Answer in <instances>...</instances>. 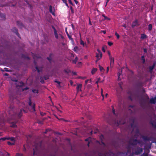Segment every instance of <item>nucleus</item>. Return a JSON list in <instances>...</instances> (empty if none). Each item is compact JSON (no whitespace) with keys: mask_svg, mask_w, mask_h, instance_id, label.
Segmentation results:
<instances>
[{"mask_svg":"<svg viewBox=\"0 0 156 156\" xmlns=\"http://www.w3.org/2000/svg\"><path fill=\"white\" fill-rule=\"evenodd\" d=\"M90 139H91L90 138V137H88V138L85 139V141H88V142H89L90 141Z\"/></svg>","mask_w":156,"mask_h":156,"instance_id":"nucleus-41","label":"nucleus"},{"mask_svg":"<svg viewBox=\"0 0 156 156\" xmlns=\"http://www.w3.org/2000/svg\"><path fill=\"white\" fill-rule=\"evenodd\" d=\"M6 140V137H3L0 139V141L2 140V141H5Z\"/></svg>","mask_w":156,"mask_h":156,"instance_id":"nucleus-46","label":"nucleus"},{"mask_svg":"<svg viewBox=\"0 0 156 156\" xmlns=\"http://www.w3.org/2000/svg\"><path fill=\"white\" fill-rule=\"evenodd\" d=\"M16 23H17L18 26L19 27H20V28H22L24 26L23 25V24L20 21H17Z\"/></svg>","mask_w":156,"mask_h":156,"instance_id":"nucleus-19","label":"nucleus"},{"mask_svg":"<svg viewBox=\"0 0 156 156\" xmlns=\"http://www.w3.org/2000/svg\"><path fill=\"white\" fill-rule=\"evenodd\" d=\"M11 30L18 37L20 38V35L18 32V30L16 27H13L11 29Z\"/></svg>","mask_w":156,"mask_h":156,"instance_id":"nucleus-9","label":"nucleus"},{"mask_svg":"<svg viewBox=\"0 0 156 156\" xmlns=\"http://www.w3.org/2000/svg\"><path fill=\"white\" fill-rule=\"evenodd\" d=\"M23 111L25 113L27 112L24 110L21 109L19 111L18 113H16V115L17 116L18 118L20 119L22 117L23 115L22 112Z\"/></svg>","mask_w":156,"mask_h":156,"instance_id":"nucleus-6","label":"nucleus"},{"mask_svg":"<svg viewBox=\"0 0 156 156\" xmlns=\"http://www.w3.org/2000/svg\"><path fill=\"white\" fill-rule=\"evenodd\" d=\"M24 1L26 2V3L28 4V5H29V2L27 0H24Z\"/></svg>","mask_w":156,"mask_h":156,"instance_id":"nucleus-62","label":"nucleus"},{"mask_svg":"<svg viewBox=\"0 0 156 156\" xmlns=\"http://www.w3.org/2000/svg\"><path fill=\"white\" fill-rule=\"evenodd\" d=\"M22 154L17 153L16 154V156H22Z\"/></svg>","mask_w":156,"mask_h":156,"instance_id":"nucleus-47","label":"nucleus"},{"mask_svg":"<svg viewBox=\"0 0 156 156\" xmlns=\"http://www.w3.org/2000/svg\"><path fill=\"white\" fill-rule=\"evenodd\" d=\"M102 16L104 17V20H110V18L106 16L104 14H103L102 15Z\"/></svg>","mask_w":156,"mask_h":156,"instance_id":"nucleus-27","label":"nucleus"},{"mask_svg":"<svg viewBox=\"0 0 156 156\" xmlns=\"http://www.w3.org/2000/svg\"><path fill=\"white\" fill-rule=\"evenodd\" d=\"M79 78L80 79H83V80H84L86 78V77H85V76H84V77L80 76L79 77Z\"/></svg>","mask_w":156,"mask_h":156,"instance_id":"nucleus-49","label":"nucleus"},{"mask_svg":"<svg viewBox=\"0 0 156 156\" xmlns=\"http://www.w3.org/2000/svg\"><path fill=\"white\" fill-rule=\"evenodd\" d=\"M140 106L142 108H144L145 107L146 102L145 101L140 102Z\"/></svg>","mask_w":156,"mask_h":156,"instance_id":"nucleus-13","label":"nucleus"},{"mask_svg":"<svg viewBox=\"0 0 156 156\" xmlns=\"http://www.w3.org/2000/svg\"><path fill=\"white\" fill-rule=\"evenodd\" d=\"M55 83H57L58 85H60V82L59 81H58L57 80H55Z\"/></svg>","mask_w":156,"mask_h":156,"instance_id":"nucleus-52","label":"nucleus"},{"mask_svg":"<svg viewBox=\"0 0 156 156\" xmlns=\"http://www.w3.org/2000/svg\"><path fill=\"white\" fill-rule=\"evenodd\" d=\"M110 66L112 68L114 65V59L113 57H110Z\"/></svg>","mask_w":156,"mask_h":156,"instance_id":"nucleus-17","label":"nucleus"},{"mask_svg":"<svg viewBox=\"0 0 156 156\" xmlns=\"http://www.w3.org/2000/svg\"><path fill=\"white\" fill-rule=\"evenodd\" d=\"M0 17L2 20H5V16L4 14L0 12Z\"/></svg>","mask_w":156,"mask_h":156,"instance_id":"nucleus-21","label":"nucleus"},{"mask_svg":"<svg viewBox=\"0 0 156 156\" xmlns=\"http://www.w3.org/2000/svg\"><path fill=\"white\" fill-rule=\"evenodd\" d=\"M99 67L100 70V71L101 72H103L104 71V70H105L100 65H99Z\"/></svg>","mask_w":156,"mask_h":156,"instance_id":"nucleus-33","label":"nucleus"},{"mask_svg":"<svg viewBox=\"0 0 156 156\" xmlns=\"http://www.w3.org/2000/svg\"><path fill=\"white\" fill-rule=\"evenodd\" d=\"M70 9L71 11V12L72 14L74 13V10L72 6H70Z\"/></svg>","mask_w":156,"mask_h":156,"instance_id":"nucleus-40","label":"nucleus"},{"mask_svg":"<svg viewBox=\"0 0 156 156\" xmlns=\"http://www.w3.org/2000/svg\"><path fill=\"white\" fill-rule=\"evenodd\" d=\"M143 50H144V52H145V53H147V49L146 48H144L143 49Z\"/></svg>","mask_w":156,"mask_h":156,"instance_id":"nucleus-53","label":"nucleus"},{"mask_svg":"<svg viewBox=\"0 0 156 156\" xmlns=\"http://www.w3.org/2000/svg\"><path fill=\"white\" fill-rule=\"evenodd\" d=\"M28 103L29 105L31 107L32 109L34 112H35V104L34 103H33L32 105L30 98H29V102Z\"/></svg>","mask_w":156,"mask_h":156,"instance_id":"nucleus-7","label":"nucleus"},{"mask_svg":"<svg viewBox=\"0 0 156 156\" xmlns=\"http://www.w3.org/2000/svg\"><path fill=\"white\" fill-rule=\"evenodd\" d=\"M73 0L76 4H78V2L76 0Z\"/></svg>","mask_w":156,"mask_h":156,"instance_id":"nucleus-63","label":"nucleus"},{"mask_svg":"<svg viewBox=\"0 0 156 156\" xmlns=\"http://www.w3.org/2000/svg\"><path fill=\"white\" fill-rule=\"evenodd\" d=\"M108 45L110 46H111L113 44V43H112V42H111V41L108 42Z\"/></svg>","mask_w":156,"mask_h":156,"instance_id":"nucleus-43","label":"nucleus"},{"mask_svg":"<svg viewBox=\"0 0 156 156\" xmlns=\"http://www.w3.org/2000/svg\"><path fill=\"white\" fill-rule=\"evenodd\" d=\"M122 26L123 27H124L125 28L126 27V24H124L123 25H122Z\"/></svg>","mask_w":156,"mask_h":156,"instance_id":"nucleus-61","label":"nucleus"},{"mask_svg":"<svg viewBox=\"0 0 156 156\" xmlns=\"http://www.w3.org/2000/svg\"><path fill=\"white\" fill-rule=\"evenodd\" d=\"M148 37L145 34H141L140 38L142 39H144L147 38Z\"/></svg>","mask_w":156,"mask_h":156,"instance_id":"nucleus-18","label":"nucleus"},{"mask_svg":"<svg viewBox=\"0 0 156 156\" xmlns=\"http://www.w3.org/2000/svg\"><path fill=\"white\" fill-rule=\"evenodd\" d=\"M82 87V84H78L77 85L76 87V90L77 92L79 91H81V88Z\"/></svg>","mask_w":156,"mask_h":156,"instance_id":"nucleus-15","label":"nucleus"},{"mask_svg":"<svg viewBox=\"0 0 156 156\" xmlns=\"http://www.w3.org/2000/svg\"><path fill=\"white\" fill-rule=\"evenodd\" d=\"M112 112L113 113L114 115H115V109H114V108L113 107V106H112Z\"/></svg>","mask_w":156,"mask_h":156,"instance_id":"nucleus-42","label":"nucleus"},{"mask_svg":"<svg viewBox=\"0 0 156 156\" xmlns=\"http://www.w3.org/2000/svg\"><path fill=\"white\" fill-rule=\"evenodd\" d=\"M131 147L129 145L127 146V150H128V152H131Z\"/></svg>","mask_w":156,"mask_h":156,"instance_id":"nucleus-32","label":"nucleus"},{"mask_svg":"<svg viewBox=\"0 0 156 156\" xmlns=\"http://www.w3.org/2000/svg\"><path fill=\"white\" fill-rule=\"evenodd\" d=\"M129 98L130 99L131 101H132V98L131 96H130L129 97Z\"/></svg>","mask_w":156,"mask_h":156,"instance_id":"nucleus-59","label":"nucleus"},{"mask_svg":"<svg viewBox=\"0 0 156 156\" xmlns=\"http://www.w3.org/2000/svg\"><path fill=\"white\" fill-rule=\"evenodd\" d=\"M49 10L50 13H52V15H55V13L52 10V7L51 5H50L49 6Z\"/></svg>","mask_w":156,"mask_h":156,"instance_id":"nucleus-25","label":"nucleus"},{"mask_svg":"<svg viewBox=\"0 0 156 156\" xmlns=\"http://www.w3.org/2000/svg\"><path fill=\"white\" fill-rule=\"evenodd\" d=\"M156 64V63L155 62H154L153 65H152V66H153V67H154L155 66V65Z\"/></svg>","mask_w":156,"mask_h":156,"instance_id":"nucleus-64","label":"nucleus"},{"mask_svg":"<svg viewBox=\"0 0 156 156\" xmlns=\"http://www.w3.org/2000/svg\"><path fill=\"white\" fill-rule=\"evenodd\" d=\"M141 60H143V63H144L145 61V59L144 58V55H143L141 57Z\"/></svg>","mask_w":156,"mask_h":156,"instance_id":"nucleus-35","label":"nucleus"},{"mask_svg":"<svg viewBox=\"0 0 156 156\" xmlns=\"http://www.w3.org/2000/svg\"><path fill=\"white\" fill-rule=\"evenodd\" d=\"M97 51L98 53H96V57L97 58V60L96 62H97L101 59L102 57V53L99 49H97Z\"/></svg>","mask_w":156,"mask_h":156,"instance_id":"nucleus-5","label":"nucleus"},{"mask_svg":"<svg viewBox=\"0 0 156 156\" xmlns=\"http://www.w3.org/2000/svg\"><path fill=\"white\" fill-rule=\"evenodd\" d=\"M62 1L63 2L65 3H66L67 2V1L66 0H62Z\"/></svg>","mask_w":156,"mask_h":156,"instance_id":"nucleus-60","label":"nucleus"},{"mask_svg":"<svg viewBox=\"0 0 156 156\" xmlns=\"http://www.w3.org/2000/svg\"><path fill=\"white\" fill-rule=\"evenodd\" d=\"M121 74V73H118V80H120V79H119V76Z\"/></svg>","mask_w":156,"mask_h":156,"instance_id":"nucleus-57","label":"nucleus"},{"mask_svg":"<svg viewBox=\"0 0 156 156\" xmlns=\"http://www.w3.org/2000/svg\"><path fill=\"white\" fill-rule=\"evenodd\" d=\"M142 138L145 141H148L149 140V138L147 136H142Z\"/></svg>","mask_w":156,"mask_h":156,"instance_id":"nucleus-22","label":"nucleus"},{"mask_svg":"<svg viewBox=\"0 0 156 156\" xmlns=\"http://www.w3.org/2000/svg\"><path fill=\"white\" fill-rule=\"evenodd\" d=\"M154 67H153V66H150L149 67V69L150 70V73H151L152 70H153V69H154Z\"/></svg>","mask_w":156,"mask_h":156,"instance_id":"nucleus-36","label":"nucleus"},{"mask_svg":"<svg viewBox=\"0 0 156 156\" xmlns=\"http://www.w3.org/2000/svg\"><path fill=\"white\" fill-rule=\"evenodd\" d=\"M66 31L67 35L68 38H69V39L70 40L73 41V38H72L71 36L69 35V34H68V32H67V28H66Z\"/></svg>","mask_w":156,"mask_h":156,"instance_id":"nucleus-24","label":"nucleus"},{"mask_svg":"<svg viewBox=\"0 0 156 156\" xmlns=\"http://www.w3.org/2000/svg\"><path fill=\"white\" fill-rule=\"evenodd\" d=\"M80 44L81 45H83V46H84L85 43L82 40H81L80 41Z\"/></svg>","mask_w":156,"mask_h":156,"instance_id":"nucleus-39","label":"nucleus"},{"mask_svg":"<svg viewBox=\"0 0 156 156\" xmlns=\"http://www.w3.org/2000/svg\"><path fill=\"white\" fill-rule=\"evenodd\" d=\"M53 56V54L52 53L50 54L49 57H47V59L49 62L50 63H51L52 61V57Z\"/></svg>","mask_w":156,"mask_h":156,"instance_id":"nucleus-16","label":"nucleus"},{"mask_svg":"<svg viewBox=\"0 0 156 156\" xmlns=\"http://www.w3.org/2000/svg\"><path fill=\"white\" fill-rule=\"evenodd\" d=\"M73 51L75 52H78L79 51V48L78 47L76 46L74 47Z\"/></svg>","mask_w":156,"mask_h":156,"instance_id":"nucleus-31","label":"nucleus"},{"mask_svg":"<svg viewBox=\"0 0 156 156\" xmlns=\"http://www.w3.org/2000/svg\"><path fill=\"white\" fill-rule=\"evenodd\" d=\"M115 35L117 37V38L118 39H119V38L120 37V36L119 35V34L117 33V32H116L115 33Z\"/></svg>","mask_w":156,"mask_h":156,"instance_id":"nucleus-37","label":"nucleus"},{"mask_svg":"<svg viewBox=\"0 0 156 156\" xmlns=\"http://www.w3.org/2000/svg\"><path fill=\"white\" fill-rule=\"evenodd\" d=\"M21 56L22 58L25 59H27V60L30 59V58L28 56L25 55L24 54H22Z\"/></svg>","mask_w":156,"mask_h":156,"instance_id":"nucleus-23","label":"nucleus"},{"mask_svg":"<svg viewBox=\"0 0 156 156\" xmlns=\"http://www.w3.org/2000/svg\"><path fill=\"white\" fill-rule=\"evenodd\" d=\"M149 123L152 127L156 129V115L155 114L150 117Z\"/></svg>","mask_w":156,"mask_h":156,"instance_id":"nucleus-3","label":"nucleus"},{"mask_svg":"<svg viewBox=\"0 0 156 156\" xmlns=\"http://www.w3.org/2000/svg\"><path fill=\"white\" fill-rule=\"evenodd\" d=\"M16 122H13L11 123L10 126L13 128H16L17 127V125H16Z\"/></svg>","mask_w":156,"mask_h":156,"instance_id":"nucleus-20","label":"nucleus"},{"mask_svg":"<svg viewBox=\"0 0 156 156\" xmlns=\"http://www.w3.org/2000/svg\"><path fill=\"white\" fill-rule=\"evenodd\" d=\"M68 0V1H69V4H71V5H73V3H72V1L71 0Z\"/></svg>","mask_w":156,"mask_h":156,"instance_id":"nucleus-50","label":"nucleus"},{"mask_svg":"<svg viewBox=\"0 0 156 156\" xmlns=\"http://www.w3.org/2000/svg\"><path fill=\"white\" fill-rule=\"evenodd\" d=\"M44 78L45 80H47L49 79V77H48V76H44Z\"/></svg>","mask_w":156,"mask_h":156,"instance_id":"nucleus-45","label":"nucleus"},{"mask_svg":"<svg viewBox=\"0 0 156 156\" xmlns=\"http://www.w3.org/2000/svg\"><path fill=\"white\" fill-rule=\"evenodd\" d=\"M33 151H34V152H33V154H34V155L36 154V151H35V149H33Z\"/></svg>","mask_w":156,"mask_h":156,"instance_id":"nucleus-54","label":"nucleus"},{"mask_svg":"<svg viewBox=\"0 0 156 156\" xmlns=\"http://www.w3.org/2000/svg\"><path fill=\"white\" fill-rule=\"evenodd\" d=\"M142 141L141 140H138L137 139H134L133 137H131L129 140V144L132 146H136L137 144L140 145L141 147L143 145L141 143Z\"/></svg>","mask_w":156,"mask_h":156,"instance_id":"nucleus-1","label":"nucleus"},{"mask_svg":"<svg viewBox=\"0 0 156 156\" xmlns=\"http://www.w3.org/2000/svg\"><path fill=\"white\" fill-rule=\"evenodd\" d=\"M109 70V67H108L107 68V70H106V72L107 73H108Z\"/></svg>","mask_w":156,"mask_h":156,"instance_id":"nucleus-58","label":"nucleus"},{"mask_svg":"<svg viewBox=\"0 0 156 156\" xmlns=\"http://www.w3.org/2000/svg\"><path fill=\"white\" fill-rule=\"evenodd\" d=\"M129 121L130 122H132L131 123V126L132 128H134L135 127V126L134 125V124L135 122V119L133 118H130L129 119Z\"/></svg>","mask_w":156,"mask_h":156,"instance_id":"nucleus-12","label":"nucleus"},{"mask_svg":"<svg viewBox=\"0 0 156 156\" xmlns=\"http://www.w3.org/2000/svg\"><path fill=\"white\" fill-rule=\"evenodd\" d=\"M126 122L123 119H120L117 122V124L118 126L119 125L124 124Z\"/></svg>","mask_w":156,"mask_h":156,"instance_id":"nucleus-10","label":"nucleus"},{"mask_svg":"<svg viewBox=\"0 0 156 156\" xmlns=\"http://www.w3.org/2000/svg\"><path fill=\"white\" fill-rule=\"evenodd\" d=\"M139 25L140 24L139 23L138 20L137 19H136L133 22L131 27L132 28H134L136 26H139Z\"/></svg>","mask_w":156,"mask_h":156,"instance_id":"nucleus-8","label":"nucleus"},{"mask_svg":"<svg viewBox=\"0 0 156 156\" xmlns=\"http://www.w3.org/2000/svg\"><path fill=\"white\" fill-rule=\"evenodd\" d=\"M97 70V68H93L91 70V73L92 74H94Z\"/></svg>","mask_w":156,"mask_h":156,"instance_id":"nucleus-26","label":"nucleus"},{"mask_svg":"<svg viewBox=\"0 0 156 156\" xmlns=\"http://www.w3.org/2000/svg\"><path fill=\"white\" fill-rule=\"evenodd\" d=\"M10 99L12 98V100H13L14 99H17L16 97H13L12 95L10 96Z\"/></svg>","mask_w":156,"mask_h":156,"instance_id":"nucleus-44","label":"nucleus"},{"mask_svg":"<svg viewBox=\"0 0 156 156\" xmlns=\"http://www.w3.org/2000/svg\"><path fill=\"white\" fill-rule=\"evenodd\" d=\"M7 143L8 145H12L14 144V143H12L9 141L7 142Z\"/></svg>","mask_w":156,"mask_h":156,"instance_id":"nucleus-38","label":"nucleus"},{"mask_svg":"<svg viewBox=\"0 0 156 156\" xmlns=\"http://www.w3.org/2000/svg\"><path fill=\"white\" fill-rule=\"evenodd\" d=\"M89 81V80H86L85 81V85H86L87 83H88V82Z\"/></svg>","mask_w":156,"mask_h":156,"instance_id":"nucleus-56","label":"nucleus"},{"mask_svg":"<svg viewBox=\"0 0 156 156\" xmlns=\"http://www.w3.org/2000/svg\"><path fill=\"white\" fill-rule=\"evenodd\" d=\"M78 60V58L77 57H76L74 59V60H73V63L74 64H76V62Z\"/></svg>","mask_w":156,"mask_h":156,"instance_id":"nucleus-30","label":"nucleus"},{"mask_svg":"<svg viewBox=\"0 0 156 156\" xmlns=\"http://www.w3.org/2000/svg\"><path fill=\"white\" fill-rule=\"evenodd\" d=\"M152 28V25L151 24H150L148 25V29L149 31H151Z\"/></svg>","mask_w":156,"mask_h":156,"instance_id":"nucleus-29","label":"nucleus"},{"mask_svg":"<svg viewBox=\"0 0 156 156\" xmlns=\"http://www.w3.org/2000/svg\"><path fill=\"white\" fill-rule=\"evenodd\" d=\"M32 92L33 93L35 94H37L38 93V90L34 89L32 90Z\"/></svg>","mask_w":156,"mask_h":156,"instance_id":"nucleus-34","label":"nucleus"},{"mask_svg":"<svg viewBox=\"0 0 156 156\" xmlns=\"http://www.w3.org/2000/svg\"><path fill=\"white\" fill-rule=\"evenodd\" d=\"M98 155V156H114L115 154L111 150H109L105 151L103 152H99Z\"/></svg>","mask_w":156,"mask_h":156,"instance_id":"nucleus-2","label":"nucleus"},{"mask_svg":"<svg viewBox=\"0 0 156 156\" xmlns=\"http://www.w3.org/2000/svg\"><path fill=\"white\" fill-rule=\"evenodd\" d=\"M59 35L61 37V38L62 39H64V37L61 34H59Z\"/></svg>","mask_w":156,"mask_h":156,"instance_id":"nucleus-55","label":"nucleus"},{"mask_svg":"<svg viewBox=\"0 0 156 156\" xmlns=\"http://www.w3.org/2000/svg\"><path fill=\"white\" fill-rule=\"evenodd\" d=\"M52 27L54 30V34L55 35V38L56 39H58V35L57 34V31L56 29L55 28V27L53 26H52Z\"/></svg>","mask_w":156,"mask_h":156,"instance_id":"nucleus-11","label":"nucleus"},{"mask_svg":"<svg viewBox=\"0 0 156 156\" xmlns=\"http://www.w3.org/2000/svg\"><path fill=\"white\" fill-rule=\"evenodd\" d=\"M143 151V149L140 146V147L139 146L136 147L134 154L136 155H138L141 154Z\"/></svg>","mask_w":156,"mask_h":156,"instance_id":"nucleus-4","label":"nucleus"},{"mask_svg":"<svg viewBox=\"0 0 156 156\" xmlns=\"http://www.w3.org/2000/svg\"><path fill=\"white\" fill-rule=\"evenodd\" d=\"M6 140H10L14 141L15 140V138L14 137H8L6 138Z\"/></svg>","mask_w":156,"mask_h":156,"instance_id":"nucleus-28","label":"nucleus"},{"mask_svg":"<svg viewBox=\"0 0 156 156\" xmlns=\"http://www.w3.org/2000/svg\"><path fill=\"white\" fill-rule=\"evenodd\" d=\"M42 79V77H41L40 78V79H41V83H44V80H43L42 79Z\"/></svg>","mask_w":156,"mask_h":156,"instance_id":"nucleus-48","label":"nucleus"},{"mask_svg":"<svg viewBox=\"0 0 156 156\" xmlns=\"http://www.w3.org/2000/svg\"><path fill=\"white\" fill-rule=\"evenodd\" d=\"M35 68L37 70V72L38 73H39L40 72V71L39 70V69H38V67L37 66H36L35 67Z\"/></svg>","mask_w":156,"mask_h":156,"instance_id":"nucleus-51","label":"nucleus"},{"mask_svg":"<svg viewBox=\"0 0 156 156\" xmlns=\"http://www.w3.org/2000/svg\"><path fill=\"white\" fill-rule=\"evenodd\" d=\"M150 103L151 104H155L156 103V97L152 98L150 100Z\"/></svg>","mask_w":156,"mask_h":156,"instance_id":"nucleus-14","label":"nucleus"}]
</instances>
